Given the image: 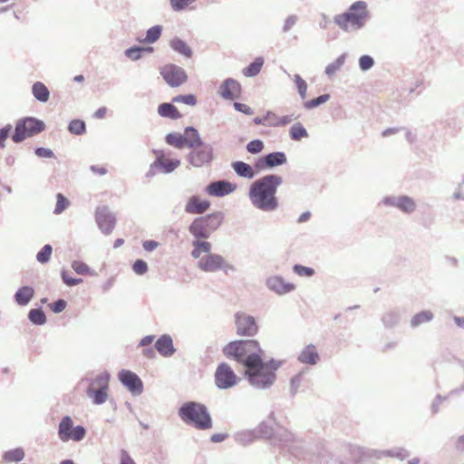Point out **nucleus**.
I'll return each instance as SVG.
<instances>
[{
    "mask_svg": "<svg viewBox=\"0 0 464 464\" xmlns=\"http://www.w3.org/2000/svg\"><path fill=\"white\" fill-rule=\"evenodd\" d=\"M283 183L279 175L269 174L255 180L248 191L252 205L263 211H273L278 207L276 191Z\"/></svg>",
    "mask_w": 464,
    "mask_h": 464,
    "instance_id": "1",
    "label": "nucleus"
},
{
    "mask_svg": "<svg viewBox=\"0 0 464 464\" xmlns=\"http://www.w3.org/2000/svg\"><path fill=\"white\" fill-rule=\"evenodd\" d=\"M226 357L242 363L246 368L255 366L263 351L256 340L233 341L223 348Z\"/></svg>",
    "mask_w": 464,
    "mask_h": 464,
    "instance_id": "2",
    "label": "nucleus"
},
{
    "mask_svg": "<svg viewBox=\"0 0 464 464\" xmlns=\"http://www.w3.org/2000/svg\"><path fill=\"white\" fill-rule=\"evenodd\" d=\"M368 18L367 4L363 1H357L346 12L335 15L334 22L342 30L351 32L362 28Z\"/></svg>",
    "mask_w": 464,
    "mask_h": 464,
    "instance_id": "3",
    "label": "nucleus"
},
{
    "mask_svg": "<svg viewBox=\"0 0 464 464\" xmlns=\"http://www.w3.org/2000/svg\"><path fill=\"white\" fill-rule=\"evenodd\" d=\"M191 256L194 258H200L198 264V268L205 272H216L225 266L223 256L211 254V244L207 241L196 240L193 242Z\"/></svg>",
    "mask_w": 464,
    "mask_h": 464,
    "instance_id": "4",
    "label": "nucleus"
},
{
    "mask_svg": "<svg viewBox=\"0 0 464 464\" xmlns=\"http://www.w3.org/2000/svg\"><path fill=\"white\" fill-rule=\"evenodd\" d=\"M277 368L278 365L276 362H264L260 357L256 365L247 366L246 376L253 386L256 388H266L275 382Z\"/></svg>",
    "mask_w": 464,
    "mask_h": 464,
    "instance_id": "5",
    "label": "nucleus"
},
{
    "mask_svg": "<svg viewBox=\"0 0 464 464\" xmlns=\"http://www.w3.org/2000/svg\"><path fill=\"white\" fill-rule=\"evenodd\" d=\"M180 418L188 424L198 430H208L212 427V420L205 406L188 402L179 409Z\"/></svg>",
    "mask_w": 464,
    "mask_h": 464,
    "instance_id": "6",
    "label": "nucleus"
},
{
    "mask_svg": "<svg viewBox=\"0 0 464 464\" xmlns=\"http://www.w3.org/2000/svg\"><path fill=\"white\" fill-rule=\"evenodd\" d=\"M44 128L43 121L35 118H24L16 124L14 133L12 140L15 143H19L25 139L41 132Z\"/></svg>",
    "mask_w": 464,
    "mask_h": 464,
    "instance_id": "7",
    "label": "nucleus"
},
{
    "mask_svg": "<svg viewBox=\"0 0 464 464\" xmlns=\"http://www.w3.org/2000/svg\"><path fill=\"white\" fill-rule=\"evenodd\" d=\"M86 434L82 426L73 427L72 420L69 416H64L59 423L58 436L63 442L68 440L80 441Z\"/></svg>",
    "mask_w": 464,
    "mask_h": 464,
    "instance_id": "8",
    "label": "nucleus"
},
{
    "mask_svg": "<svg viewBox=\"0 0 464 464\" xmlns=\"http://www.w3.org/2000/svg\"><path fill=\"white\" fill-rule=\"evenodd\" d=\"M109 389V375L106 373L97 376L90 384L87 395L95 404H102L107 401Z\"/></svg>",
    "mask_w": 464,
    "mask_h": 464,
    "instance_id": "9",
    "label": "nucleus"
},
{
    "mask_svg": "<svg viewBox=\"0 0 464 464\" xmlns=\"http://www.w3.org/2000/svg\"><path fill=\"white\" fill-rule=\"evenodd\" d=\"M237 381V376L228 364L223 362L218 366L215 372V382L218 388L228 389L236 385Z\"/></svg>",
    "mask_w": 464,
    "mask_h": 464,
    "instance_id": "10",
    "label": "nucleus"
},
{
    "mask_svg": "<svg viewBox=\"0 0 464 464\" xmlns=\"http://www.w3.org/2000/svg\"><path fill=\"white\" fill-rule=\"evenodd\" d=\"M236 326L237 334L241 336H254L258 331L256 319L246 313L236 314Z\"/></svg>",
    "mask_w": 464,
    "mask_h": 464,
    "instance_id": "11",
    "label": "nucleus"
},
{
    "mask_svg": "<svg viewBox=\"0 0 464 464\" xmlns=\"http://www.w3.org/2000/svg\"><path fill=\"white\" fill-rule=\"evenodd\" d=\"M162 77L172 87L179 86L184 83L188 76L185 71L174 64L165 65L160 72Z\"/></svg>",
    "mask_w": 464,
    "mask_h": 464,
    "instance_id": "12",
    "label": "nucleus"
},
{
    "mask_svg": "<svg viewBox=\"0 0 464 464\" xmlns=\"http://www.w3.org/2000/svg\"><path fill=\"white\" fill-rule=\"evenodd\" d=\"M189 155V161L195 167H201L209 163L213 158L212 149L208 145L199 143L194 147Z\"/></svg>",
    "mask_w": 464,
    "mask_h": 464,
    "instance_id": "13",
    "label": "nucleus"
},
{
    "mask_svg": "<svg viewBox=\"0 0 464 464\" xmlns=\"http://www.w3.org/2000/svg\"><path fill=\"white\" fill-rule=\"evenodd\" d=\"M192 134L196 137V130L192 128H188L185 131V135H181L179 133H170L166 137V141L168 144L178 148L182 149L184 147H194L198 140L195 138L191 140L188 136Z\"/></svg>",
    "mask_w": 464,
    "mask_h": 464,
    "instance_id": "14",
    "label": "nucleus"
},
{
    "mask_svg": "<svg viewBox=\"0 0 464 464\" xmlns=\"http://www.w3.org/2000/svg\"><path fill=\"white\" fill-rule=\"evenodd\" d=\"M215 218L220 223V215L216 213L205 218H196L189 226V232L197 238H206L208 237V221Z\"/></svg>",
    "mask_w": 464,
    "mask_h": 464,
    "instance_id": "15",
    "label": "nucleus"
},
{
    "mask_svg": "<svg viewBox=\"0 0 464 464\" xmlns=\"http://www.w3.org/2000/svg\"><path fill=\"white\" fill-rule=\"evenodd\" d=\"M237 189L235 183L227 180H218L208 184L206 188V192L211 197H225L233 193Z\"/></svg>",
    "mask_w": 464,
    "mask_h": 464,
    "instance_id": "16",
    "label": "nucleus"
},
{
    "mask_svg": "<svg viewBox=\"0 0 464 464\" xmlns=\"http://www.w3.org/2000/svg\"><path fill=\"white\" fill-rule=\"evenodd\" d=\"M119 379L132 393L140 394L142 392V382L136 373L122 370L119 373Z\"/></svg>",
    "mask_w": 464,
    "mask_h": 464,
    "instance_id": "17",
    "label": "nucleus"
},
{
    "mask_svg": "<svg viewBox=\"0 0 464 464\" xmlns=\"http://www.w3.org/2000/svg\"><path fill=\"white\" fill-rule=\"evenodd\" d=\"M285 162L286 157L284 152H273L260 158L256 164V168L258 169H266L283 165Z\"/></svg>",
    "mask_w": 464,
    "mask_h": 464,
    "instance_id": "18",
    "label": "nucleus"
},
{
    "mask_svg": "<svg viewBox=\"0 0 464 464\" xmlns=\"http://www.w3.org/2000/svg\"><path fill=\"white\" fill-rule=\"evenodd\" d=\"M210 208V202L199 196H192L188 198L185 211L188 214L199 215L205 213Z\"/></svg>",
    "mask_w": 464,
    "mask_h": 464,
    "instance_id": "19",
    "label": "nucleus"
},
{
    "mask_svg": "<svg viewBox=\"0 0 464 464\" xmlns=\"http://www.w3.org/2000/svg\"><path fill=\"white\" fill-rule=\"evenodd\" d=\"M96 221L99 227L105 234L111 233L115 227V218L105 208L97 210Z\"/></svg>",
    "mask_w": 464,
    "mask_h": 464,
    "instance_id": "20",
    "label": "nucleus"
},
{
    "mask_svg": "<svg viewBox=\"0 0 464 464\" xmlns=\"http://www.w3.org/2000/svg\"><path fill=\"white\" fill-rule=\"evenodd\" d=\"M220 94L225 99L234 100L241 93L240 83L234 79H227L219 88Z\"/></svg>",
    "mask_w": 464,
    "mask_h": 464,
    "instance_id": "21",
    "label": "nucleus"
},
{
    "mask_svg": "<svg viewBox=\"0 0 464 464\" xmlns=\"http://www.w3.org/2000/svg\"><path fill=\"white\" fill-rule=\"evenodd\" d=\"M266 284L269 289L279 295L287 294L295 289L294 284L287 283L277 276L268 278Z\"/></svg>",
    "mask_w": 464,
    "mask_h": 464,
    "instance_id": "22",
    "label": "nucleus"
},
{
    "mask_svg": "<svg viewBox=\"0 0 464 464\" xmlns=\"http://www.w3.org/2000/svg\"><path fill=\"white\" fill-rule=\"evenodd\" d=\"M386 205L394 206L405 213H411L416 208L415 201L406 196L398 198H385L383 201Z\"/></svg>",
    "mask_w": 464,
    "mask_h": 464,
    "instance_id": "23",
    "label": "nucleus"
},
{
    "mask_svg": "<svg viewBox=\"0 0 464 464\" xmlns=\"http://www.w3.org/2000/svg\"><path fill=\"white\" fill-rule=\"evenodd\" d=\"M157 351L163 356H170L175 349L173 347L172 339L169 335H162L155 343Z\"/></svg>",
    "mask_w": 464,
    "mask_h": 464,
    "instance_id": "24",
    "label": "nucleus"
},
{
    "mask_svg": "<svg viewBox=\"0 0 464 464\" xmlns=\"http://www.w3.org/2000/svg\"><path fill=\"white\" fill-rule=\"evenodd\" d=\"M299 361L304 363L315 364L319 359L316 348L313 344L307 345L299 354Z\"/></svg>",
    "mask_w": 464,
    "mask_h": 464,
    "instance_id": "25",
    "label": "nucleus"
},
{
    "mask_svg": "<svg viewBox=\"0 0 464 464\" xmlns=\"http://www.w3.org/2000/svg\"><path fill=\"white\" fill-rule=\"evenodd\" d=\"M232 168L239 177H243L248 179H253L256 175L255 169L250 165L243 161L233 162Z\"/></svg>",
    "mask_w": 464,
    "mask_h": 464,
    "instance_id": "26",
    "label": "nucleus"
},
{
    "mask_svg": "<svg viewBox=\"0 0 464 464\" xmlns=\"http://www.w3.org/2000/svg\"><path fill=\"white\" fill-rule=\"evenodd\" d=\"M180 164L179 160H173L166 158L163 154L157 157V160L154 162L155 167L162 168L163 171L166 173L171 172Z\"/></svg>",
    "mask_w": 464,
    "mask_h": 464,
    "instance_id": "27",
    "label": "nucleus"
},
{
    "mask_svg": "<svg viewBox=\"0 0 464 464\" xmlns=\"http://www.w3.org/2000/svg\"><path fill=\"white\" fill-rule=\"evenodd\" d=\"M32 92L34 97L41 102H46L50 96L48 88L41 82L33 84Z\"/></svg>",
    "mask_w": 464,
    "mask_h": 464,
    "instance_id": "28",
    "label": "nucleus"
},
{
    "mask_svg": "<svg viewBox=\"0 0 464 464\" xmlns=\"http://www.w3.org/2000/svg\"><path fill=\"white\" fill-rule=\"evenodd\" d=\"M34 290L30 286H23L15 294V301L20 305H25L33 298Z\"/></svg>",
    "mask_w": 464,
    "mask_h": 464,
    "instance_id": "29",
    "label": "nucleus"
},
{
    "mask_svg": "<svg viewBox=\"0 0 464 464\" xmlns=\"http://www.w3.org/2000/svg\"><path fill=\"white\" fill-rule=\"evenodd\" d=\"M169 44L174 51L179 53L185 57L189 58L192 56V51L190 47L183 40L175 37L170 41Z\"/></svg>",
    "mask_w": 464,
    "mask_h": 464,
    "instance_id": "30",
    "label": "nucleus"
},
{
    "mask_svg": "<svg viewBox=\"0 0 464 464\" xmlns=\"http://www.w3.org/2000/svg\"><path fill=\"white\" fill-rule=\"evenodd\" d=\"M25 453L22 448H15L5 451L3 455V460L5 463L20 462L24 459Z\"/></svg>",
    "mask_w": 464,
    "mask_h": 464,
    "instance_id": "31",
    "label": "nucleus"
},
{
    "mask_svg": "<svg viewBox=\"0 0 464 464\" xmlns=\"http://www.w3.org/2000/svg\"><path fill=\"white\" fill-rule=\"evenodd\" d=\"M263 64L264 59L262 57H257L252 63L243 70V74L246 77L255 76L259 73Z\"/></svg>",
    "mask_w": 464,
    "mask_h": 464,
    "instance_id": "32",
    "label": "nucleus"
},
{
    "mask_svg": "<svg viewBox=\"0 0 464 464\" xmlns=\"http://www.w3.org/2000/svg\"><path fill=\"white\" fill-rule=\"evenodd\" d=\"M433 318V314L430 311H422L420 313L416 314L411 320V325L412 327H417L422 324H426Z\"/></svg>",
    "mask_w": 464,
    "mask_h": 464,
    "instance_id": "33",
    "label": "nucleus"
},
{
    "mask_svg": "<svg viewBox=\"0 0 464 464\" xmlns=\"http://www.w3.org/2000/svg\"><path fill=\"white\" fill-rule=\"evenodd\" d=\"M346 55L342 54L339 56L335 61H334L332 63L328 64L325 68V73L328 76H333L334 73L341 69V67L343 65L345 62Z\"/></svg>",
    "mask_w": 464,
    "mask_h": 464,
    "instance_id": "34",
    "label": "nucleus"
},
{
    "mask_svg": "<svg viewBox=\"0 0 464 464\" xmlns=\"http://www.w3.org/2000/svg\"><path fill=\"white\" fill-rule=\"evenodd\" d=\"M290 136L295 140H299L302 138L308 136L306 130L301 123L294 124L290 129Z\"/></svg>",
    "mask_w": 464,
    "mask_h": 464,
    "instance_id": "35",
    "label": "nucleus"
},
{
    "mask_svg": "<svg viewBox=\"0 0 464 464\" xmlns=\"http://www.w3.org/2000/svg\"><path fill=\"white\" fill-rule=\"evenodd\" d=\"M161 30H162L161 26H160V25H156V26L150 28L147 31L146 37L142 42L148 43V44H152V43L156 42L161 34Z\"/></svg>",
    "mask_w": 464,
    "mask_h": 464,
    "instance_id": "36",
    "label": "nucleus"
},
{
    "mask_svg": "<svg viewBox=\"0 0 464 464\" xmlns=\"http://www.w3.org/2000/svg\"><path fill=\"white\" fill-rule=\"evenodd\" d=\"M160 116H179L178 109L170 103H163L159 107Z\"/></svg>",
    "mask_w": 464,
    "mask_h": 464,
    "instance_id": "37",
    "label": "nucleus"
},
{
    "mask_svg": "<svg viewBox=\"0 0 464 464\" xmlns=\"http://www.w3.org/2000/svg\"><path fill=\"white\" fill-rule=\"evenodd\" d=\"M29 319L35 324H44L46 321L44 313L41 309H33L29 312Z\"/></svg>",
    "mask_w": 464,
    "mask_h": 464,
    "instance_id": "38",
    "label": "nucleus"
},
{
    "mask_svg": "<svg viewBox=\"0 0 464 464\" xmlns=\"http://www.w3.org/2000/svg\"><path fill=\"white\" fill-rule=\"evenodd\" d=\"M294 82L296 85L298 93L300 94L301 98L304 100L306 98V91H307V84L305 81L298 74L294 75Z\"/></svg>",
    "mask_w": 464,
    "mask_h": 464,
    "instance_id": "39",
    "label": "nucleus"
},
{
    "mask_svg": "<svg viewBox=\"0 0 464 464\" xmlns=\"http://www.w3.org/2000/svg\"><path fill=\"white\" fill-rule=\"evenodd\" d=\"M72 269L79 275L86 276V275H92L93 273L90 269V267L82 261H73L72 263Z\"/></svg>",
    "mask_w": 464,
    "mask_h": 464,
    "instance_id": "40",
    "label": "nucleus"
},
{
    "mask_svg": "<svg viewBox=\"0 0 464 464\" xmlns=\"http://www.w3.org/2000/svg\"><path fill=\"white\" fill-rule=\"evenodd\" d=\"M84 130L85 123L80 119H74L69 124V130L73 134H82Z\"/></svg>",
    "mask_w": 464,
    "mask_h": 464,
    "instance_id": "41",
    "label": "nucleus"
},
{
    "mask_svg": "<svg viewBox=\"0 0 464 464\" xmlns=\"http://www.w3.org/2000/svg\"><path fill=\"white\" fill-rule=\"evenodd\" d=\"M330 99L329 94H323L315 99H312L304 102V107L307 109L315 108L324 102H326Z\"/></svg>",
    "mask_w": 464,
    "mask_h": 464,
    "instance_id": "42",
    "label": "nucleus"
},
{
    "mask_svg": "<svg viewBox=\"0 0 464 464\" xmlns=\"http://www.w3.org/2000/svg\"><path fill=\"white\" fill-rule=\"evenodd\" d=\"M56 198H57V202H56L54 213L61 214L64 209H66L69 207L70 202L61 193L57 194Z\"/></svg>",
    "mask_w": 464,
    "mask_h": 464,
    "instance_id": "43",
    "label": "nucleus"
},
{
    "mask_svg": "<svg viewBox=\"0 0 464 464\" xmlns=\"http://www.w3.org/2000/svg\"><path fill=\"white\" fill-rule=\"evenodd\" d=\"M52 246L50 245H45L41 251L38 252L36 258L38 262L44 264L49 261L50 256L52 255Z\"/></svg>",
    "mask_w": 464,
    "mask_h": 464,
    "instance_id": "44",
    "label": "nucleus"
},
{
    "mask_svg": "<svg viewBox=\"0 0 464 464\" xmlns=\"http://www.w3.org/2000/svg\"><path fill=\"white\" fill-rule=\"evenodd\" d=\"M145 51L152 52V48L132 47L126 51V55L132 60H137L140 57L141 53Z\"/></svg>",
    "mask_w": 464,
    "mask_h": 464,
    "instance_id": "45",
    "label": "nucleus"
},
{
    "mask_svg": "<svg viewBox=\"0 0 464 464\" xmlns=\"http://www.w3.org/2000/svg\"><path fill=\"white\" fill-rule=\"evenodd\" d=\"M293 269L299 276L310 277L314 274V270L313 268L301 265H295Z\"/></svg>",
    "mask_w": 464,
    "mask_h": 464,
    "instance_id": "46",
    "label": "nucleus"
},
{
    "mask_svg": "<svg viewBox=\"0 0 464 464\" xmlns=\"http://www.w3.org/2000/svg\"><path fill=\"white\" fill-rule=\"evenodd\" d=\"M173 102H182L189 106H194L197 103V99L193 94L180 95L175 97Z\"/></svg>",
    "mask_w": 464,
    "mask_h": 464,
    "instance_id": "47",
    "label": "nucleus"
},
{
    "mask_svg": "<svg viewBox=\"0 0 464 464\" xmlns=\"http://www.w3.org/2000/svg\"><path fill=\"white\" fill-rule=\"evenodd\" d=\"M195 1L196 0H170V5L174 10L180 11L189 6Z\"/></svg>",
    "mask_w": 464,
    "mask_h": 464,
    "instance_id": "48",
    "label": "nucleus"
},
{
    "mask_svg": "<svg viewBox=\"0 0 464 464\" xmlns=\"http://www.w3.org/2000/svg\"><path fill=\"white\" fill-rule=\"evenodd\" d=\"M263 148H264V144L259 140H252L246 146L247 150L250 153H254V154L262 151Z\"/></svg>",
    "mask_w": 464,
    "mask_h": 464,
    "instance_id": "49",
    "label": "nucleus"
},
{
    "mask_svg": "<svg viewBox=\"0 0 464 464\" xmlns=\"http://www.w3.org/2000/svg\"><path fill=\"white\" fill-rule=\"evenodd\" d=\"M133 271L138 275H143L148 270V266L145 261L141 259H138L134 262L132 266Z\"/></svg>",
    "mask_w": 464,
    "mask_h": 464,
    "instance_id": "50",
    "label": "nucleus"
},
{
    "mask_svg": "<svg viewBox=\"0 0 464 464\" xmlns=\"http://www.w3.org/2000/svg\"><path fill=\"white\" fill-rule=\"evenodd\" d=\"M62 278L64 284L70 286L79 285L82 282L81 278H72V276H70L67 271L62 272Z\"/></svg>",
    "mask_w": 464,
    "mask_h": 464,
    "instance_id": "51",
    "label": "nucleus"
},
{
    "mask_svg": "<svg viewBox=\"0 0 464 464\" xmlns=\"http://www.w3.org/2000/svg\"><path fill=\"white\" fill-rule=\"evenodd\" d=\"M359 64L362 70L366 71L373 65V59L369 55H362L359 60Z\"/></svg>",
    "mask_w": 464,
    "mask_h": 464,
    "instance_id": "52",
    "label": "nucleus"
},
{
    "mask_svg": "<svg viewBox=\"0 0 464 464\" xmlns=\"http://www.w3.org/2000/svg\"><path fill=\"white\" fill-rule=\"evenodd\" d=\"M234 107L238 112H241V113H244L246 115H250L254 112L249 105L243 103V102H234Z\"/></svg>",
    "mask_w": 464,
    "mask_h": 464,
    "instance_id": "53",
    "label": "nucleus"
},
{
    "mask_svg": "<svg viewBox=\"0 0 464 464\" xmlns=\"http://www.w3.org/2000/svg\"><path fill=\"white\" fill-rule=\"evenodd\" d=\"M51 310L54 313H60L66 307V302L63 299L57 300L49 304Z\"/></svg>",
    "mask_w": 464,
    "mask_h": 464,
    "instance_id": "54",
    "label": "nucleus"
},
{
    "mask_svg": "<svg viewBox=\"0 0 464 464\" xmlns=\"http://www.w3.org/2000/svg\"><path fill=\"white\" fill-rule=\"evenodd\" d=\"M11 130L12 127L10 125H7L5 128L0 129V147H5V141L8 138Z\"/></svg>",
    "mask_w": 464,
    "mask_h": 464,
    "instance_id": "55",
    "label": "nucleus"
},
{
    "mask_svg": "<svg viewBox=\"0 0 464 464\" xmlns=\"http://www.w3.org/2000/svg\"><path fill=\"white\" fill-rule=\"evenodd\" d=\"M35 154L40 158H53V153L51 150L45 148H38L35 150Z\"/></svg>",
    "mask_w": 464,
    "mask_h": 464,
    "instance_id": "56",
    "label": "nucleus"
},
{
    "mask_svg": "<svg viewBox=\"0 0 464 464\" xmlns=\"http://www.w3.org/2000/svg\"><path fill=\"white\" fill-rule=\"evenodd\" d=\"M121 464H135L134 460L130 458L126 450H121Z\"/></svg>",
    "mask_w": 464,
    "mask_h": 464,
    "instance_id": "57",
    "label": "nucleus"
},
{
    "mask_svg": "<svg viewBox=\"0 0 464 464\" xmlns=\"http://www.w3.org/2000/svg\"><path fill=\"white\" fill-rule=\"evenodd\" d=\"M159 246V243L153 240H147L143 243L146 251H152Z\"/></svg>",
    "mask_w": 464,
    "mask_h": 464,
    "instance_id": "58",
    "label": "nucleus"
},
{
    "mask_svg": "<svg viewBox=\"0 0 464 464\" xmlns=\"http://www.w3.org/2000/svg\"><path fill=\"white\" fill-rule=\"evenodd\" d=\"M227 437V434H225V433H217V434H213L211 436V441L212 442H221L223 441Z\"/></svg>",
    "mask_w": 464,
    "mask_h": 464,
    "instance_id": "59",
    "label": "nucleus"
},
{
    "mask_svg": "<svg viewBox=\"0 0 464 464\" xmlns=\"http://www.w3.org/2000/svg\"><path fill=\"white\" fill-rule=\"evenodd\" d=\"M153 341H154V336H153V335H148V336H145V337L140 341V345H141V346H146V345L150 344Z\"/></svg>",
    "mask_w": 464,
    "mask_h": 464,
    "instance_id": "60",
    "label": "nucleus"
},
{
    "mask_svg": "<svg viewBox=\"0 0 464 464\" xmlns=\"http://www.w3.org/2000/svg\"><path fill=\"white\" fill-rule=\"evenodd\" d=\"M311 217V213L310 212H304L303 213L299 218H298V222L299 223H303V222H305L307 221Z\"/></svg>",
    "mask_w": 464,
    "mask_h": 464,
    "instance_id": "61",
    "label": "nucleus"
},
{
    "mask_svg": "<svg viewBox=\"0 0 464 464\" xmlns=\"http://www.w3.org/2000/svg\"><path fill=\"white\" fill-rule=\"evenodd\" d=\"M143 354L148 357V358H152L155 354L154 351L152 348H150V349H145L143 351Z\"/></svg>",
    "mask_w": 464,
    "mask_h": 464,
    "instance_id": "62",
    "label": "nucleus"
},
{
    "mask_svg": "<svg viewBox=\"0 0 464 464\" xmlns=\"http://www.w3.org/2000/svg\"><path fill=\"white\" fill-rule=\"evenodd\" d=\"M455 322L459 327L464 329V317H456Z\"/></svg>",
    "mask_w": 464,
    "mask_h": 464,
    "instance_id": "63",
    "label": "nucleus"
},
{
    "mask_svg": "<svg viewBox=\"0 0 464 464\" xmlns=\"http://www.w3.org/2000/svg\"><path fill=\"white\" fill-rule=\"evenodd\" d=\"M457 447H458L459 450H464V436L460 437V438L458 440Z\"/></svg>",
    "mask_w": 464,
    "mask_h": 464,
    "instance_id": "64",
    "label": "nucleus"
}]
</instances>
